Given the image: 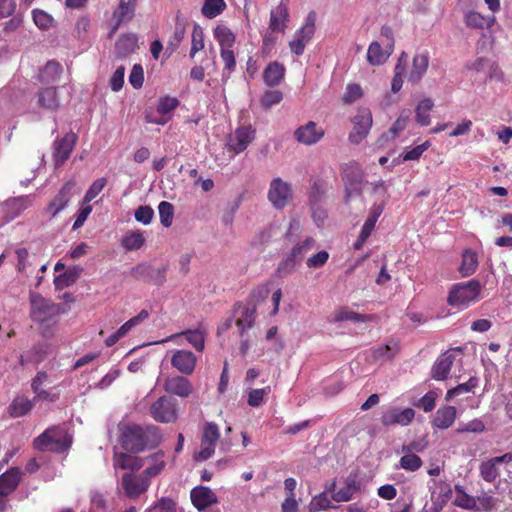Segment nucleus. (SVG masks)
<instances>
[{"label":"nucleus","instance_id":"1","mask_svg":"<svg viewBox=\"0 0 512 512\" xmlns=\"http://www.w3.org/2000/svg\"><path fill=\"white\" fill-rule=\"evenodd\" d=\"M121 447L131 453L154 448L161 442L159 428L153 425L142 427L137 424L124 425L119 437Z\"/></svg>","mask_w":512,"mask_h":512},{"label":"nucleus","instance_id":"2","mask_svg":"<svg viewBox=\"0 0 512 512\" xmlns=\"http://www.w3.org/2000/svg\"><path fill=\"white\" fill-rule=\"evenodd\" d=\"M72 444V438L67 431L60 426L47 428L42 434L33 440V447L39 451L63 453Z\"/></svg>","mask_w":512,"mask_h":512},{"label":"nucleus","instance_id":"3","mask_svg":"<svg viewBox=\"0 0 512 512\" xmlns=\"http://www.w3.org/2000/svg\"><path fill=\"white\" fill-rule=\"evenodd\" d=\"M30 317L34 322L45 323L69 311V306L54 303L36 292H30Z\"/></svg>","mask_w":512,"mask_h":512},{"label":"nucleus","instance_id":"4","mask_svg":"<svg viewBox=\"0 0 512 512\" xmlns=\"http://www.w3.org/2000/svg\"><path fill=\"white\" fill-rule=\"evenodd\" d=\"M342 181L344 183V201L348 204L353 197L363 193L364 172L356 162H350L342 167Z\"/></svg>","mask_w":512,"mask_h":512},{"label":"nucleus","instance_id":"5","mask_svg":"<svg viewBox=\"0 0 512 512\" xmlns=\"http://www.w3.org/2000/svg\"><path fill=\"white\" fill-rule=\"evenodd\" d=\"M481 291L479 281L471 279L464 283L454 284L449 292L447 301L455 307H467L478 300Z\"/></svg>","mask_w":512,"mask_h":512},{"label":"nucleus","instance_id":"6","mask_svg":"<svg viewBox=\"0 0 512 512\" xmlns=\"http://www.w3.org/2000/svg\"><path fill=\"white\" fill-rule=\"evenodd\" d=\"M219 439V426L215 422H206L201 432L200 449L194 453L193 459L197 462L208 460L215 453Z\"/></svg>","mask_w":512,"mask_h":512},{"label":"nucleus","instance_id":"7","mask_svg":"<svg viewBox=\"0 0 512 512\" xmlns=\"http://www.w3.org/2000/svg\"><path fill=\"white\" fill-rule=\"evenodd\" d=\"M150 416L158 423H175L178 419L177 402L170 396H160L149 409Z\"/></svg>","mask_w":512,"mask_h":512},{"label":"nucleus","instance_id":"8","mask_svg":"<svg viewBox=\"0 0 512 512\" xmlns=\"http://www.w3.org/2000/svg\"><path fill=\"white\" fill-rule=\"evenodd\" d=\"M131 275L136 280L160 286L166 280V269L152 261H146L132 268Z\"/></svg>","mask_w":512,"mask_h":512},{"label":"nucleus","instance_id":"9","mask_svg":"<svg viewBox=\"0 0 512 512\" xmlns=\"http://www.w3.org/2000/svg\"><path fill=\"white\" fill-rule=\"evenodd\" d=\"M150 486V480L143 473L136 475L125 473L122 476L121 487L126 497L136 499L145 493Z\"/></svg>","mask_w":512,"mask_h":512},{"label":"nucleus","instance_id":"10","mask_svg":"<svg viewBox=\"0 0 512 512\" xmlns=\"http://www.w3.org/2000/svg\"><path fill=\"white\" fill-rule=\"evenodd\" d=\"M77 193H79V190L76 182L73 180L67 181L49 203L47 212L51 214V217H55L68 206L72 197Z\"/></svg>","mask_w":512,"mask_h":512},{"label":"nucleus","instance_id":"11","mask_svg":"<svg viewBox=\"0 0 512 512\" xmlns=\"http://www.w3.org/2000/svg\"><path fill=\"white\" fill-rule=\"evenodd\" d=\"M292 196L291 186L281 178H274L270 183L268 199L272 205L281 209L284 208Z\"/></svg>","mask_w":512,"mask_h":512},{"label":"nucleus","instance_id":"12","mask_svg":"<svg viewBox=\"0 0 512 512\" xmlns=\"http://www.w3.org/2000/svg\"><path fill=\"white\" fill-rule=\"evenodd\" d=\"M254 137L255 131L250 126L238 127L233 133L228 135L227 147L234 154H239L246 150L254 140Z\"/></svg>","mask_w":512,"mask_h":512},{"label":"nucleus","instance_id":"13","mask_svg":"<svg viewBox=\"0 0 512 512\" xmlns=\"http://www.w3.org/2000/svg\"><path fill=\"white\" fill-rule=\"evenodd\" d=\"M234 313L236 316L235 325L238 328L240 337H245L247 331L251 329L256 319L255 306L244 305L242 303L235 304Z\"/></svg>","mask_w":512,"mask_h":512},{"label":"nucleus","instance_id":"14","mask_svg":"<svg viewBox=\"0 0 512 512\" xmlns=\"http://www.w3.org/2000/svg\"><path fill=\"white\" fill-rule=\"evenodd\" d=\"M197 364L195 354L190 350L179 349L172 351L171 365L182 375H191Z\"/></svg>","mask_w":512,"mask_h":512},{"label":"nucleus","instance_id":"15","mask_svg":"<svg viewBox=\"0 0 512 512\" xmlns=\"http://www.w3.org/2000/svg\"><path fill=\"white\" fill-rule=\"evenodd\" d=\"M163 389L169 395L188 398L193 392V385L185 375H177L166 378Z\"/></svg>","mask_w":512,"mask_h":512},{"label":"nucleus","instance_id":"16","mask_svg":"<svg viewBox=\"0 0 512 512\" xmlns=\"http://www.w3.org/2000/svg\"><path fill=\"white\" fill-rule=\"evenodd\" d=\"M324 134L322 127H319L314 121H309L295 130L294 137L299 143L310 146L318 143Z\"/></svg>","mask_w":512,"mask_h":512},{"label":"nucleus","instance_id":"17","mask_svg":"<svg viewBox=\"0 0 512 512\" xmlns=\"http://www.w3.org/2000/svg\"><path fill=\"white\" fill-rule=\"evenodd\" d=\"M414 417L415 411L412 408L400 410L394 407L385 411L380 421L384 426H393L396 424L407 426L413 421Z\"/></svg>","mask_w":512,"mask_h":512},{"label":"nucleus","instance_id":"18","mask_svg":"<svg viewBox=\"0 0 512 512\" xmlns=\"http://www.w3.org/2000/svg\"><path fill=\"white\" fill-rule=\"evenodd\" d=\"M76 140V134L70 132L54 142L53 158L56 166H61L69 158Z\"/></svg>","mask_w":512,"mask_h":512},{"label":"nucleus","instance_id":"19","mask_svg":"<svg viewBox=\"0 0 512 512\" xmlns=\"http://www.w3.org/2000/svg\"><path fill=\"white\" fill-rule=\"evenodd\" d=\"M383 210H384V202L374 203L372 205L369 215L361 228L359 237H358L357 241L354 243V247L356 249H359L362 246V244L369 238V236L371 235L372 231L374 230L376 222H377L378 218L380 217V215L382 214Z\"/></svg>","mask_w":512,"mask_h":512},{"label":"nucleus","instance_id":"20","mask_svg":"<svg viewBox=\"0 0 512 512\" xmlns=\"http://www.w3.org/2000/svg\"><path fill=\"white\" fill-rule=\"evenodd\" d=\"M55 272L58 273L54 278V285L57 290H62L74 284L80 276L81 268L73 266L65 269L61 262L55 264Z\"/></svg>","mask_w":512,"mask_h":512},{"label":"nucleus","instance_id":"21","mask_svg":"<svg viewBox=\"0 0 512 512\" xmlns=\"http://www.w3.org/2000/svg\"><path fill=\"white\" fill-rule=\"evenodd\" d=\"M190 498L193 506L198 511H204L209 506L218 502L217 495L206 486H198L191 490Z\"/></svg>","mask_w":512,"mask_h":512},{"label":"nucleus","instance_id":"22","mask_svg":"<svg viewBox=\"0 0 512 512\" xmlns=\"http://www.w3.org/2000/svg\"><path fill=\"white\" fill-rule=\"evenodd\" d=\"M354 129L349 139L352 143H359L365 138L372 126V115L369 110H364L354 117Z\"/></svg>","mask_w":512,"mask_h":512},{"label":"nucleus","instance_id":"23","mask_svg":"<svg viewBox=\"0 0 512 512\" xmlns=\"http://www.w3.org/2000/svg\"><path fill=\"white\" fill-rule=\"evenodd\" d=\"M400 351V343L396 339H389L386 344L371 348V358L374 362L391 361Z\"/></svg>","mask_w":512,"mask_h":512},{"label":"nucleus","instance_id":"24","mask_svg":"<svg viewBox=\"0 0 512 512\" xmlns=\"http://www.w3.org/2000/svg\"><path fill=\"white\" fill-rule=\"evenodd\" d=\"M37 104L42 109L56 111L60 106V101L55 86L41 87L37 93Z\"/></svg>","mask_w":512,"mask_h":512},{"label":"nucleus","instance_id":"25","mask_svg":"<svg viewBox=\"0 0 512 512\" xmlns=\"http://www.w3.org/2000/svg\"><path fill=\"white\" fill-rule=\"evenodd\" d=\"M136 2L137 0H120L112 15L115 21L112 32H115L122 23L130 21L134 17Z\"/></svg>","mask_w":512,"mask_h":512},{"label":"nucleus","instance_id":"26","mask_svg":"<svg viewBox=\"0 0 512 512\" xmlns=\"http://www.w3.org/2000/svg\"><path fill=\"white\" fill-rule=\"evenodd\" d=\"M455 356L450 352L446 351L435 361L431 369V377L437 381L445 380L451 370Z\"/></svg>","mask_w":512,"mask_h":512},{"label":"nucleus","instance_id":"27","mask_svg":"<svg viewBox=\"0 0 512 512\" xmlns=\"http://www.w3.org/2000/svg\"><path fill=\"white\" fill-rule=\"evenodd\" d=\"M22 472L19 468L13 467L0 475V496L11 494L21 480Z\"/></svg>","mask_w":512,"mask_h":512},{"label":"nucleus","instance_id":"28","mask_svg":"<svg viewBox=\"0 0 512 512\" xmlns=\"http://www.w3.org/2000/svg\"><path fill=\"white\" fill-rule=\"evenodd\" d=\"M285 66L277 61L270 62L263 72V81L268 87L278 86L284 79Z\"/></svg>","mask_w":512,"mask_h":512},{"label":"nucleus","instance_id":"29","mask_svg":"<svg viewBox=\"0 0 512 512\" xmlns=\"http://www.w3.org/2000/svg\"><path fill=\"white\" fill-rule=\"evenodd\" d=\"M138 37L134 33L122 34L115 43L114 53L117 58H125L135 51Z\"/></svg>","mask_w":512,"mask_h":512},{"label":"nucleus","instance_id":"30","mask_svg":"<svg viewBox=\"0 0 512 512\" xmlns=\"http://www.w3.org/2000/svg\"><path fill=\"white\" fill-rule=\"evenodd\" d=\"M289 20V12L286 4L281 2L270 12L269 28L272 31L284 32Z\"/></svg>","mask_w":512,"mask_h":512},{"label":"nucleus","instance_id":"31","mask_svg":"<svg viewBox=\"0 0 512 512\" xmlns=\"http://www.w3.org/2000/svg\"><path fill=\"white\" fill-rule=\"evenodd\" d=\"M456 408L454 406L446 405L440 407L432 420V426L439 429H448L453 425L456 419Z\"/></svg>","mask_w":512,"mask_h":512},{"label":"nucleus","instance_id":"32","mask_svg":"<svg viewBox=\"0 0 512 512\" xmlns=\"http://www.w3.org/2000/svg\"><path fill=\"white\" fill-rule=\"evenodd\" d=\"M429 65L428 53L416 54L413 57L412 68L408 75V81L417 84L425 75Z\"/></svg>","mask_w":512,"mask_h":512},{"label":"nucleus","instance_id":"33","mask_svg":"<svg viewBox=\"0 0 512 512\" xmlns=\"http://www.w3.org/2000/svg\"><path fill=\"white\" fill-rule=\"evenodd\" d=\"M62 72L63 68L58 61L49 60L45 66L39 70L37 78L43 84H54L59 80Z\"/></svg>","mask_w":512,"mask_h":512},{"label":"nucleus","instance_id":"34","mask_svg":"<svg viewBox=\"0 0 512 512\" xmlns=\"http://www.w3.org/2000/svg\"><path fill=\"white\" fill-rule=\"evenodd\" d=\"M35 405V399L30 400L26 396H17L8 406V414L12 418L23 417L31 412Z\"/></svg>","mask_w":512,"mask_h":512},{"label":"nucleus","instance_id":"35","mask_svg":"<svg viewBox=\"0 0 512 512\" xmlns=\"http://www.w3.org/2000/svg\"><path fill=\"white\" fill-rule=\"evenodd\" d=\"M145 459L128 453H116L114 455V466L122 470L137 471L144 466Z\"/></svg>","mask_w":512,"mask_h":512},{"label":"nucleus","instance_id":"36","mask_svg":"<svg viewBox=\"0 0 512 512\" xmlns=\"http://www.w3.org/2000/svg\"><path fill=\"white\" fill-rule=\"evenodd\" d=\"M360 489V484L355 475H349L345 480V486L332 494V499L336 502H348L354 494Z\"/></svg>","mask_w":512,"mask_h":512},{"label":"nucleus","instance_id":"37","mask_svg":"<svg viewBox=\"0 0 512 512\" xmlns=\"http://www.w3.org/2000/svg\"><path fill=\"white\" fill-rule=\"evenodd\" d=\"M187 21L179 14L176 15L175 27L172 36L169 38L166 51L172 54L177 50L186 33Z\"/></svg>","mask_w":512,"mask_h":512},{"label":"nucleus","instance_id":"38","mask_svg":"<svg viewBox=\"0 0 512 512\" xmlns=\"http://www.w3.org/2000/svg\"><path fill=\"white\" fill-rule=\"evenodd\" d=\"M391 53L390 48L386 46L384 50L379 42L373 41L367 50V60L371 65H381L388 59Z\"/></svg>","mask_w":512,"mask_h":512},{"label":"nucleus","instance_id":"39","mask_svg":"<svg viewBox=\"0 0 512 512\" xmlns=\"http://www.w3.org/2000/svg\"><path fill=\"white\" fill-rule=\"evenodd\" d=\"M328 191V183L321 179L315 178L311 180L309 191V205L321 204Z\"/></svg>","mask_w":512,"mask_h":512},{"label":"nucleus","instance_id":"40","mask_svg":"<svg viewBox=\"0 0 512 512\" xmlns=\"http://www.w3.org/2000/svg\"><path fill=\"white\" fill-rule=\"evenodd\" d=\"M333 318L335 322H369L373 319V316L357 313L348 307H341L334 312Z\"/></svg>","mask_w":512,"mask_h":512},{"label":"nucleus","instance_id":"41","mask_svg":"<svg viewBox=\"0 0 512 512\" xmlns=\"http://www.w3.org/2000/svg\"><path fill=\"white\" fill-rule=\"evenodd\" d=\"M494 21V17H486L475 11H468L464 15L465 24L473 29L489 28Z\"/></svg>","mask_w":512,"mask_h":512},{"label":"nucleus","instance_id":"42","mask_svg":"<svg viewBox=\"0 0 512 512\" xmlns=\"http://www.w3.org/2000/svg\"><path fill=\"white\" fill-rule=\"evenodd\" d=\"M411 445H403L402 452L406 453L400 458V467L407 471H417L423 464L421 458L416 454H412Z\"/></svg>","mask_w":512,"mask_h":512},{"label":"nucleus","instance_id":"43","mask_svg":"<svg viewBox=\"0 0 512 512\" xmlns=\"http://www.w3.org/2000/svg\"><path fill=\"white\" fill-rule=\"evenodd\" d=\"M476 498L467 494L464 488L460 485L455 486V499L454 505L465 510L476 509Z\"/></svg>","mask_w":512,"mask_h":512},{"label":"nucleus","instance_id":"44","mask_svg":"<svg viewBox=\"0 0 512 512\" xmlns=\"http://www.w3.org/2000/svg\"><path fill=\"white\" fill-rule=\"evenodd\" d=\"M214 37L221 46V49H230L235 43V35L224 25H218L214 29Z\"/></svg>","mask_w":512,"mask_h":512},{"label":"nucleus","instance_id":"45","mask_svg":"<svg viewBox=\"0 0 512 512\" xmlns=\"http://www.w3.org/2000/svg\"><path fill=\"white\" fill-rule=\"evenodd\" d=\"M315 22V12H309L305 19L304 25L296 31L295 36L307 43L315 33Z\"/></svg>","mask_w":512,"mask_h":512},{"label":"nucleus","instance_id":"46","mask_svg":"<svg viewBox=\"0 0 512 512\" xmlns=\"http://www.w3.org/2000/svg\"><path fill=\"white\" fill-rule=\"evenodd\" d=\"M434 106L433 100L426 98L422 100L416 107V121L421 126H427L430 124V111Z\"/></svg>","mask_w":512,"mask_h":512},{"label":"nucleus","instance_id":"47","mask_svg":"<svg viewBox=\"0 0 512 512\" xmlns=\"http://www.w3.org/2000/svg\"><path fill=\"white\" fill-rule=\"evenodd\" d=\"M152 465L147 467L142 473L150 480L151 477L158 475L165 468L164 452L158 451L148 457Z\"/></svg>","mask_w":512,"mask_h":512},{"label":"nucleus","instance_id":"48","mask_svg":"<svg viewBox=\"0 0 512 512\" xmlns=\"http://www.w3.org/2000/svg\"><path fill=\"white\" fill-rule=\"evenodd\" d=\"M225 8L224 0H205L201 12L206 18L212 19L220 15Z\"/></svg>","mask_w":512,"mask_h":512},{"label":"nucleus","instance_id":"49","mask_svg":"<svg viewBox=\"0 0 512 512\" xmlns=\"http://www.w3.org/2000/svg\"><path fill=\"white\" fill-rule=\"evenodd\" d=\"M479 379L475 376H472L469 378V380L465 383H461L457 385L456 387L449 389L446 393V400L449 401L455 396H458L463 393H469L471 392L477 385H478Z\"/></svg>","mask_w":512,"mask_h":512},{"label":"nucleus","instance_id":"50","mask_svg":"<svg viewBox=\"0 0 512 512\" xmlns=\"http://www.w3.org/2000/svg\"><path fill=\"white\" fill-rule=\"evenodd\" d=\"M480 476L486 482H493L499 476V471L497 468V464L493 462V459H489L481 463L479 467Z\"/></svg>","mask_w":512,"mask_h":512},{"label":"nucleus","instance_id":"51","mask_svg":"<svg viewBox=\"0 0 512 512\" xmlns=\"http://www.w3.org/2000/svg\"><path fill=\"white\" fill-rule=\"evenodd\" d=\"M158 212L161 224L168 228L172 225L174 217V206L167 201H162L158 205Z\"/></svg>","mask_w":512,"mask_h":512},{"label":"nucleus","instance_id":"52","mask_svg":"<svg viewBox=\"0 0 512 512\" xmlns=\"http://www.w3.org/2000/svg\"><path fill=\"white\" fill-rule=\"evenodd\" d=\"M122 245L129 251L139 249L145 242V238L141 232H131L122 238Z\"/></svg>","mask_w":512,"mask_h":512},{"label":"nucleus","instance_id":"53","mask_svg":"<svg viewBox=\"0 0 512 512\" xmlns=\"http://www.w3.org/2000/svg\"><path fill=\"white\" fill-rule=\"evenodd\" d=\"M330 507H331V501L328 498L326 491H323L322 493L314 496L308 505V509L310 512H318L321 510H327Z\"/></svg>","mask_w":512,"mask_h":512},{"label":"nucleus","instance_id":"54","mask_svg":"<svg viewBox=\"0 0 512 512\" xmlns=\"http://www.w3.org/2000/svg\"><path fill=\"white\" fill-rule=\"evenodd\" d=\"M302 258H285L283 259L277 268L278 277H286L293 273L296 268L301 264Z\"/></svg>","mask_w":512,"mask_h":512},{"label":"nucleus","instance_id":"55","mask_svg":"<svg viewBox=\"0 0 512 512\" xmlns=\"http://www.w3.org/2000/svg\"><path fill=\"white\" fill-rule=\"evenodd\" d=\"M180 335L185 336L186 340L199 352H202L205 346L204 334L199 330H187Z\"/></svg>","mask_w":512,"mask_h":512},{"label":"nucleus","instance_id":"56","mask_svg":"<svg viewBox=\"0 0 512 512\" xmlns=\"http://www.w3.org/2000/svg\"><path fill=\"white\" fill-rule=\"evenodd\" d=\"M204 48V32L199 24H194L192 32V43L190 49V57L193 58L195 54Z\"/></svg>","mask_w":512,"mask_h":512},{"label":"nucleus","instance_id":"57","mask_svg":"<svg viewBox=\"0 0 512 512\" xmlns=\"http://www.w3.org/2000/svg\"><path fill=\"white\" fill-rule=\"evenodd\" d=\"M147 512H177V503L169 497H162Z\"/></svg>","mask_w":512,"mask_h":512},{"label":"nucleus","instance_id":"58","mask_svg":"<svg viewBox=\"0 0 512 512\" xmlns=\"http://www.w3.org/2000/svg\"><path fill=\"white\" fill-rule=\"evenodd\" d=\"M32 15L34 23L40 29L46 30L53 26L54 19L47 12L40 9H34L32 11Z\"/></svg>","mask_w":512,"mask_h":512},{"label":"nucleus","instance_id":"59","mask_svg":"<svg viewBox=\"0 0 512 512\" xmlns=\"http://www.w3.org/2000/svg\"><path fill=\"white\" fill-rule=\"evenodd\" d=\"M107 183L106 178L101 177L96 179L88 188V190L85 193L83 203L87 204L91 202L93 199H95L101 191L104 189L105 185Z\"/></svg>","mask_w":512,"mask_h":512},{"label":"nucleus","instance_id":"60","mask_svg":"<svg viewBox=\"0 0 512 512\" xmlns=\"http://www.w3.org/2000/svg\"><path fill=\"white\" fill-rule=\"evenodd\" d=\"M26 198H14L6 202V211L9 213L8 220L17 217L26 208Z\"/></svg>","mask_w":512,"mask_h":512},{"label":"nucleus","instance_id":"61","mask_svg":"<svg viewBox=\"0 0 512 512\" xmlns=\"http://www.w3.org/2000/svg\"><path fill=\"white\" fill-rule=\"evenodd\" d=\"M271 393V387L266 386L260 389H251L248 393L247 403L252 407L260 406L265 396Z\"/></svg>","mask_w":512,"mask_h":512},{"label":"nucleus","instance_id":"62","mask_svg":"<svg viewBox=\"0 0 512 512\" xmlns=\"http://www.w3.org/2000/svg\"><path fill=\"white\" fill-rule=\"evenodd\" d=\"M437 396L435 391H429L417 402L413 403V405L422 409L424 412H431L436 406Z\"/></svg>","mask_w":512,"mask_h":512},{"label":"nucleus","instance_id":"63","mask_svg":"<svg viewBox=\"0 0 512 512\" xmlns=\"http://www.w3.org/2000/svg\"><path fill=\"white\" fill-rule=\"evenodd\" d=\"M180 104V101L176 97L164 96L158 101L157 112L165 115L175 110Z\"/></svg>","mask_w":512,"mask_h":512},{"label":"nucleus","instance_id":"64","mask_svg":"<svg viewBox=\"0 0 512 512\" xmlns=\"http://www.w3.org/2000/svg\"><path fill=\"white\" fill-rule=\"evenodd\" d=\"M283 99V94L279 90H267L261 97V105L264 109H270L272 106L279 104Z\"/></svg>","mask_w":512,"mask_h":512}]
</instances>
